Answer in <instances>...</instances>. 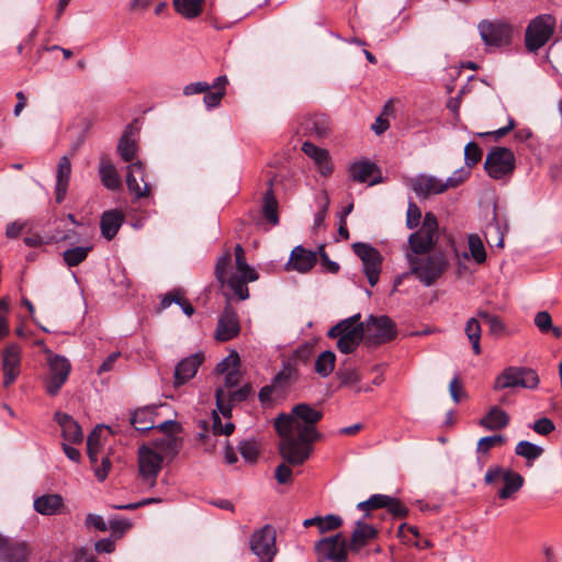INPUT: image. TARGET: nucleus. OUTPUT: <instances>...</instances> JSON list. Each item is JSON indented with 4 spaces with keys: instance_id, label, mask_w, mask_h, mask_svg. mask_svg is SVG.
Here are the masks:
<instances>
[{
    "instance_id": "1",
    "label": "nucleus",
    "mask_w": 562,
    "mask_h": 562,
    "mask_svg": "<svg viewBox=\"0 0 562 562\" xmlns=\"http://www.w3.org/2000/svg\"><path fill=\"white\" fill-rule=\"evenodd\" d=\"M323 418V413L300 403L292 408L291 414H280L274 420V428L280 436L279 453L283 460L293 465H302L311 456L312 443L322 435L316 424Z\"/></svg>"
},
{
    "instance_id": "2",
    "label": "nucleus",
    "mask_w": 562,
    "mask_h": 562,
    "mask_svg": "<svg viewBox=\"0 0 562 562\" xmlns=\"http://www.w3.org/2000/svg\"><path fill=\"white\" fill-rule=\"evenodd\" d=\"M409 273L422 284L430 286L442 277L449 266L447 256L442 251L426 255L406 254Z\"/></svg>"
},
{
    "instance_id": "3",
    "label": "nucleus",
    "mask_w": 562,
    "mask_h": 562,
    "mask_svg": "<svg viewBox=\"0 0 562 562\" xmlns=\"http://www.w3.org/2000/svg\"><path fill=\"white\" fill-rule=\"evenodd\" d=\"M469 177V171L459 169L452 176L442 180L435 176L418 175L411 180V189L422 198H428L432 194H440L448 189L457 188Z\"/></svg>"
},
{
    "instance_id": "4",
    "label": "nucleus",
    "mask_w": 562,
    "mask_h": 562,
    "mask_svg": "<svg viewBox=\"0 0 562 562\" xmlns=\"http://www.w3.org/2000/svg\"><path fill=\"white\" fill-rule=\"evenodd\" d=\"M557 19L549 13L531 19L525 31V46L529 53H537L553 36Z\"/></svg>"
},
{
    "instance_id": "5",
    "label": "nucleus",
    "mask_w": 562,
    "mask_h": 562,
    "mask_svg": "<svg viewBox=\"0 0 562 562\" xmlns=\"http://www.w3.org/2000/svg\"><path fill=\"white\" fill-rule=\"evenodd\" d=\"M479 34L488 48H505L512 45L514 26L505 20H482L477 24Z\"/></svg>"
},
{
    "instance_id": "6",
    "label": "nucleus",
    "mask_w": 562,
    "mask_h": 562,
    "mask_svg": "<svg viewBox=\"0 0 562 562\" xmlns=\"http://www.w3.org/2000/svg\"><path fill=\"white\" fill-rule=\"evenodd\" d=\"M438 240V221L435 214L428 212L424 216L420 228L408 238L409 250L406 254L426 255Z\"/></svg>"
},
{
    "instance_id": "7",
    "label": "nucleus",
    "mask_w": 562,
    "mask_h": 562,
    "mask_svg": "<svg viewBox=\"0 0 562 562\" xmlns=\"http://www.w3.org/2000/svg\"><path fill=\"white\" fill-rule=\"evenodd\" d=\"M540 379L537 372L526 367H508L506 368L494 382V390L501 391L513 387L537 389Z\"/></svg>"
},
{
    "instance_id": "8",
    "label": "nucleus",
    "mask_w": 562,
    "mask_h": 562,
    "mask_svg": "<svg viewBox=\"0 0 562 562\" xmlns=\"http://www.w3.org/2000/svg\"><path fill=\"white\" fill-rule=\"evenodd\" d=\"M515 166V155L506 147L492 148L484 162L487 175L496 180L509 177L514 172Z\"/></svg>"
},
{
    "instance_id": "9",
    "label": "nucleus",
    "mask_w": 562,
    "mask_h": 562,
    "mask_svg": "<svg viewBox=\"0 0 562 562\" xmlns=\"http://www.w3.org/2000/svg\"><path fill=\"white\" fill-rule=\"evenodd\" d=\"M48 374L45 379V391L48 395L55 396L69 378L71 364L69 360L60 355L48 351L47 357Z\"/></svg>"
},
{
    "instance_id": "10",
    "label": "nucleus",
    "mask_w": 562,
    "mask_h": 562,
    "mask_svg": "<svg viewBox=\"0 0 562 562\" xmlns=\"http://www.w3.org/2000/svg\"><path fill=\"white\" fill-rule=\"evenodd\" d=\"M349 543L339 532L315 543L317 562H348Z\"/></svg>"
},
{
    "instance_id": "11",
    "label": "nucleus",
    "mask_w": 562,
    "mask_h": 562,
    "mask_svg": "<svg viewBox=\"0 0 562 562\" xmlns=\"http://www.w3.org/2000/svg\"><path fill=\"white\" fill-rule=\"evenodd\" d=\"M364 340L369 345H382L396 337L395 323L385 315L370 316L363 323Z\"/></svg>"
},
{
    "instance_id": "12",
    "label": "nucleus",
    "mask_w": 562,
    "mask_h": 562,
    "mask_svg": "<svg viewBox=\"0 0 562 562\" xmlns=\"http://www.w3.org/2000/svg\"><path fill=\"white\" fill-rule=\"evenodd\" d=\"M137 463L142 482L150 488L154 487L164 463L159 452L148 445H143L138 448Z\"/></svg>"
},
{
    "instance_id": "13",
    "label": "nucleus",
    "mask_w": 562,
    "mask_h": 562,
    "mask_svg": "<svg viewBox=\"0 0 562 562\" xmlns=\"http://www.w3.org/2000/svg\"><path fill=\"white\" fill-rule=\"evenodd\" d=\"M277 532L271 525L255 530L250 537V550L259 562H272L277 554Z\"/></svg>"
},
{
    "instance_id": "14",
    "label": "nucleus",
    "mask_w": 562,
    "mask_h": 562,
    "mask_svg": "<svg viewBox=\"0 0 562 562\" xmlns=\"http://www.w3.org/2000/svg\"><path fill=\"white\" fill-rule=\"evenodd\" d=\"M497 480H502L504 482V486L498 492V497L501 499H509L513 498L514 495L522 487L524 477L514 472L510 469H504L502 467H492L490 468L484 476V481L486 484H493Z\"/></svg>"
},
{
    "instance_id": "15",
    "label": "nucleus",
    "mask_w": 562,
    "mask_h": 562,
    "mask_svg": "<svg viewBox=\"0 0 562 562\" xmlns=\"http://www.w3.org/2000/svg\"><path fill=\"white\" fill-rule=\"evenodd\" d=\"M353 252L362 261V271L366 274L368 282L374 286L380 278L382 267V255L380 251L366 243H355L352 245Z\"/></svg>"
},
{
    "instance_id": "16",
    "label": "nucleus",
    "mask_w": 562,
    "mask_h": 562,
    "mask_svg": "<svg viewBox=\"0 0 562 562\" xmlns=\"http://www.w3.org/2000/svg\"><path fill=\"white\" fill-rule=\"evenodd\" d=\"M22 348L14 342L8 344L1 355V369L4 387L12 385L21 373Z\"/></svg>"
},
{
    "instance_id": "17",
    "label": "nucleus",
    "mask_w": 562,
    "mask_h": 562,
    "mask_svg": "<svg viewBox=\"0 0 562 562\" xmlns=\"http://www.w3.org/2000/svg\"><path fill=\"white\" fill-rule=\"evenodd\" d=\"M126 186L136 199L149 196L151 187L147 181L145 165L140 160H135L127 166Z\"/></svg>"
},
{
    "instance_id": "18",
    "label": "nucleus",
    "mask_w": 562,
    "mask_h": 562,
    "mask_svg": "<svg viewBox=\"0 0 562 562\" xmlns=\"http://www.w3.org/2000/svg\"><path fill=\"white\" fill-rule=\"evenodd\" d=\"M252 387L250 384H245L236 391L229 392L227 401L225 400V391L223 387H218L215 391L216 407L221 414L229 418L232 416V408L235 404L241 403L248 398Z\"/></svg>"
},
{
    "instance_id": "19",
    "label": "nucleus",
    "mask_w": 562,
    "mask_h": 562,
    "mask_svg": "<svg viewBox=\"0 0 562 562\" xmlns=\"http://www.w3.org/2000/svg\"><path fill=\"white\" fill-rule=\"evenodd\" d=\"M363 323L360 322V314H355L337 323L328 330L329 338L350 337L355 340L361 341L364 339Z\"/></svg>"
},
{
    "instance_id": "20",
    "label": "nucleus",
    "mask_w": 562,
    "mask_h": 562,
    "mask_svg": "<svg viewBox=\"0 0 562 562\" xmlns=\"http://www.w3.org/2000/svg\"><path fill=\"white\" fill-rule=\"evenodd\" d=\"M239 333V322L236 312L231 307L226 306L223 314L221 315L216 331L215 339L218 341H227L233 339Z\"/></svg>"
},
{
    "instance_id": "21",
    "label": "nucleus",
    "mask_w": 562,
    "mask_h": 562,
    "mask_svg": "<svg viewBox=\"0 0 562 562\" xmlns=\"http://www.w3.org/2000/svg\"><path fill=\"white\" fill-rule=\"evenodd\" d=\"M316 252L300 245L294 247L291 251L286 269L294 270L300 273H306L316 265Z\"/></svg>"
},
{
    "instance_id": "22",
    "label": "nucleus",
    "mask_w": 562,
    "mask_h": 562,
    "mask_svg": "<svg viewBox=\"0 0 562 562\" xmlns=\"http://www.w3.org/2000/svg\"><path fill=\"white\" fill-rule=\"evenodd\" d=\"M136 132V128L132 124L127 125L117 143V154L126 162L137 160L138 145Z\"/></svg>"
},
{
    "instance_id": "23",
    "label": "nucleus",
    "mask_w": 562,
    "mask_h": 562,
    "mask_svg": "<svg viewBox=\"0 0 562 562\" xmlns=\"http://www.w3.org/2000/svg\"><path fill=\"white\" fill-rule=\"evenodd\" d=\"M215 372L224 374V386L231 389L239 382V356L236 351L231 352L215 368Z\"/></svg>"
},
{
    "instance_id": "24",
    "label": "nucleus",
    "mask_w": 562,
    "mask_h": 562,
    "mask_svg": "<svg viewBox=\"0 0 562 562\" xmlns=\"http://www.w3.org/2000/svg\"><path fill=\"white\" fill-rule=\"evenodd\" d=\"M203 362V356L195 353L182 359L175 369V385L179 386L191 380Z\"/></svg>"
},
{
    "instance_id": "25",
    "label": "nucleus",
    "mask_w": 562,
    "mask_h": 562,
    "mask_svg": "<svg viewBox=\"0 0 562 562\" xmlns=\"http://www.w3.org/2000/svg\"><path fill=\"white\" fill-rule=\"evenodd\" d=\"M98 173L101 183L109 190L115 191L122 187L120 175L116 167L105 154L99 158Z\"/></svg>"
},
{
    "instance_id": "26",
    "label": "nucleus",
    "mask_w": 562,
    "mask_h": 562,
    "mask_svg": "<svg viewBox=\"0 0 562 562\" xmlns=\"http://www.w3.org/2000/svg\"><path fill=\"white\" fill-rule=\"evenodd\" d=\"M380 172L378 166L367 159L355 161L349 167L350 179L356 182H369L370 186L380 182V179H371L374 173Z\"/></svg>"
},
{
    "instance_id": "27",
    "label": "nucleus",
    "mask_w": 562,
    "mask_h": 562,
    "mask_svg": "<svg viewBox=\"0 0 562 562\" xmlns=\"http://www.w3.org/2000/svg\"><path fill=\"white\" fill-rule=\"evenodd\" d=\"M55 420L61 428V435L66 441L80 443L83 440V432L79 424L68 414L56 412Z\"/></svg>"
},
{
    "instance_id": "28",
    "label": "nucleus",
    "mask_w": 562,
    "mask_h": 562,
    "mask_svg": "<svg viewBox=\"0 0 562 562\" xmlns=\"http://www.w3.org/2000/svg\"><path fill=\"white\" fill-rule=\"evenodd\" d=\"M378 530L373 526L358 520L351 533L349 550L351 552H359L361 548L367 546L370 540L375 539Z\"/></svg>"
},
{
    "instance_id": "29",
    "label": "nucleus",
    "mask_w": 562,
    "mask_h": 562,
    "mask_svg": "<svg viewBox=\"0 0 562 562\" xmlns=\"http://www.w3.org/2000/svg\"><path fill=\"white\" fill-rule=\"evenodd\" d=\"M71 175V162L68 156H63L56 170L55 195L56 202L61 203L66 196Z\"/></svg>"
},
{
    "instance_id": "30",
    "label": "nucleus",
    "mask_w": 562,
    "mask_h": 562,
    "mask_svg": "<svg viewBox=\"0 0 562 562\" xmlns=\"http://www.w3.org/2000/svg\"><path fill=\"white\" fill-rule=\"evenodd\" d=\"M29 554L30 550L24 541H12L7 539L5 544L0 549V561L26 562Z\"/></svg>"
},
{
    "instance_id": "31",
    "label": "nucleus",
    "mask_w": 562,
    "mask_h": 562,
    "mask_svg": "<svg viewBox=\"0 0 562 562\" xmlns=\"http://www.w3.org/2000/svg\"><path fill=\"white\" fill-rule=\"evenodd\" d=\"M157 406L150 405L137 408L131 416V425L137 431H147L155 427V418L157 416Z\"/></svg>"
},
{
    "instance_id": "32",
    "label": "nucleus",
    "mask_w": 562,
    "mask_h": 562,
    "mask_svg": "<svg viewBox=\"0 0 562 562\" xmlns=\"http://www.w3.org/2000/svg\"><path fill=\"white\" fill-rule=\"evenodd\" d=\"M64 506V499L59 494H44L34 499V509L45 516L59 513Z\"/></svg>"
},
{
    "instance_id": "33",
    "label": "nucleus",
    "mask_w": 562,
    "mask_h": 562,
    "mask_svg": "<svg viewBox=\"0 0 562 562\" xmlns=\"http://www.w3.org/2000/svg\"><path fill=\"white\" fill-rule=\"evenodd\" d=\"M123 221L124 217L122 213L116 210L104 212L100 221L102 236L108 240L114 238L122 226Z\"/></svg>"
},
{
    "instance_id": "34",
    "label": "nucleus",
    "mask_w": 562,
    "mask_h": 562,
    "mask_svg": "<svg viewBox=\"0 0 562 562\" xmlns=\"http://www.w3.org/2000/svg\"><path fill=\"white\" fill-rule=\"evenodd\" d=\"M508 424L509 415L497 406L492 407L479 422V425L486 430H499L507 427Z\"/></svg>"
},
{
    "instance_id": "35",
    "label": "nucleus",
    "mask_w": 562,
    "mask_h": 562,
    "mask_svg": "<svg viewBox=\"0 0 562 562\" xmlns=\"http://www.w3.org/2000/svg\"><path fill=\"white\" fill-rule=\"evenodd\" d=\"M302 130L305 134L322 138L327 135L329 130L328 120L325 115L315 114L304 119L302 123Z\"/></svg>"
},
{
    "instance_id": "36",
    "label": "nucleus",
    "mask_w": 562,
    "mask_h": 562,
    "mask_svg": "<svg viewBox=\"0 0 562 562\" xmlns=\"http://www.w3.org/2000/svg\"><path fill=\"white\" fill-rule=\"evenodd\" d=\"M150 447L158 451L161 459L165 460L166 458H173L179 452L181 440L168 434L160 439H156Z\"/></svg>"
},
{
    "instance_id": "37",
    "label": "nucleus",
    "mask_w": 562,
    "mask_h": 562,
    "mask_svg": "<svg viewBox=\"0 0 562 562\" xmlns=\"http://www.w3.org/2000/svg\"><path fill=\"white\" fill-rule=\"evenodd\" d=\"M184 291L182 289H173L170 292L166 293L160 302V308L165 310L169 307L172 303L178 304L183 313L187 316H191L194 313V307L192 304L186 300Z\"/></svg>"
},
{
    "instance_id": "38",
    "label": "nucleus",
    "mask_w": 562,
    "mask_h": 562,
    "mask_svg": "<svg viewBox=\"0 0 562 562\" xmlns=\"http://www.w3.org/2000/svg\"><path fill=\"white\" fill-rule=\"evenodd\" d=\"M262 214L270 224L277 225L279 223L278 201L273 194L272 180H269V189L263 196Z\"/></svg>"
},
{
    "instance_id": "39",
    "label": "nucleus",
    "mask_w": 562,
    "mask_h": 562,
    "mask_svg": "<svg viewBox=\"0 0 562 562\" xmlns=\"http://www.w3.org/2000/svg\"><path fill=\"white\" fill-rule=\"evenodd\" d=\"M106 428L103 426H97L87 439V452L91 464L98 462V454L102 447V435Z\"/></svg>"
},
{
    "instance_id": "40",
    "label": "nucleus",
    "mask_w": 562,
    "mask_h": 562,
    "mask_svg": "<svg viewBox=\"0 0 562 562\" xmlns=\"http://www.w3.org/2000/svg\"><path fill=\"white\" fill-rule=\"evenodd\" d=\"M176 11L186 19H194L202 12L203 0H173Z\"/></svg>"
},
{
    "instance_id": "41",
    "label": "nucleus",
    "mask_w": 562,
    "mask_h": 562,
    "mask_svg": "<svg viewBox=\"0 0 562 562\" xmlns=\"http://www.w3.org/2000/svg\"><path fill=\"white\" fill-rule=\"evenodd\" d=\"M464 333L472 346V350L475 355H480L482 352L480 340L482 335V329L479 321L475 317H471L467 321Z\"/></svg>"
},
{
    "instance_id": "42",
    "label": "nucleus",
    "mask_w": 562,
    "mask_h": 562,
    "mask_svg": "<svg viewBox=\"0 0 562 562\" xmlns=\"http://www.w3.org/2000/svg\"><path fill=\"white\" fill-rule=\"evenodd\" d=\"M515 453L525 458L528 464L531 465L543 453V448L530 441L521 440L517 443Z\"/></svg>"
},
{
    "instance_id": "43",
    "label": "nucleus",
    "mask_w": 562,
    "mask_h": 562,
    "mask_svg": "<svg viewBox=\"0 0 562 562\" xmlns=\"http://www.w3.org/2000/svg\"><path fill=\"white\" fill-rule=\"evenodd\" d=\"M235 260L237 272L235 274H243L249 281H256L258 279L257 272L247 263L245 252L241 245L235 247Z\"/></svg>"
},
{
    "instance_id": "44",
    "label": "nucleus",
    "mask_w": 562,
    "mask_h": 562,
    "mask_svg": "<svg viewBox=\"0 0 562 562\" xmlns=\"http://www.w3.org/2000/svg\"><path fill=\"white\" fill-rule=\"evenodd\" d=\"M336 356L333 351H323L315 361V372L323 378L328 376L335 368Z\"/></svg>"
},
{
    "instance_id": "45",
    "label": "nucleus",
    "mask_w": 562,
    "mask_h": 562,
    "mask_svg": "<svg viewBox=\"0 0 562 562\" xmlns=\"http://www.w3.org/2000/svg\"><path fill=\"white\" fill-rule=\"evenodd\" d=\"M484 237L490 247H504V233L496 221L486 225Z\"/></svg>"
},
{
    "instance_id": "46",
    "label": "nucleus",
    "mask_w": 562,
    "mask_h": 562,
    "mask_svg": "<svg viewBox=\"0 0 562 562\" xmlns=\"http://www.w3.org/2000/svg\"><path fill=\"white\" fill-rule=\"evenodd\" d=\"M235 295H237L240 300H246L249 296V291L247 286V282H250L243 274H231L228 279L225 281Z\"/></svg>"
},
{
    "instance_id": "47",
    "label": "nucleus",
    "mask_w": 562,
    "mask_h": 562,
    "mask_svg": "<svg viewBox=\"0 0 562 562\" xmlns=\"http://www.w3.org/2000/svg\"><path fill=\"white\" fill-rule=\"evenodd\" d=\"M470 255L476 263H483L486 260V252L481 237L477 234L468 236Z\"/></svg>"
},
{
    "instance_id": "48",
    "label": "nucleus",
    "mask_w": 562,
    "mask_h": 562,
    "mask_svg": "<svg viewBox=\"0 0 562 562\" xmlns=\"http://www.w3.org/2000/svg\"><path fill=\"white\" fill-rule=\"evenodd\" d=\"M91 250V247H74L70 249H67L63 254V258L67 266L69 267H76L79 263H81L88 256L89 251Z\"/></svg>"
},
{
    "instance_id": "49",
    "label": "nucleus",
    "mask_w": 562,
    "mask_h": 562,
    "mask_svg": "<svg viewBox=\"0 0 562 562\" xmlns=\"http://www.w3.org/2000/svg\"><path fill=\"white\" fill-rule=\"evenodd\" d=\"M297 372L291 366H285L283 369L274 376L272 384L280 390L288 387L295 379Z\"/></svg>"
},
{
    "instance_id": "50",
    "label": "nucleus",
    "mask_w": 562,
    "mask_h": 562,
    "mask_svg": "<svg viewBox=\"0 0 562 562\" xmlns=\"http://www.w3.org/2000/svg\"><path fill=\"white\" fill-rule=\"evenodd\" d=\"M391 502V496L383 494H374L369 499L360 502L357 508L360 510H371L376 508H383Z\"/></svg>"
},
{
    "instance_id": "51",
    "label": "nucleus",
    "mask_w": 562,
    "mask_h": 562,
    "mask_svg": "<svg viewBox=\"0 0 562 562\" xmlns=\"http://www.w3.org/2000/svg\"><path fill=\"white\" fill-rule=\"evenodd\" d=\"M506 442V438L503 435H494L483 437L479 440L476 450L479 453H487L491 449L502 446Z\"/></svg>"
},
{
    "instance_id": "52",
    "label": "nucleus",
    "mask_w": 562,
    "mask_h": 562,
    "mask_svg": "<svg viewBox=\"0 0 562 562\" xmlns=\"http://www.w3.org/2000/svg\"><path fill=\"white\" fill-rule=\"evenodd\" d=\"M10 308V301L8 297H2L0 300V340L4 339L9 333V321L8 313Z\"/></svg>"
},
{
    "instance_id": "53",
    "label": "nucleus",
    "mask_w": 562,
    "mask_h": 562,
    "mask_svg": "<svg viewBox=\"0 0 562 562\" xmlns=\"http://www.w3.org/2000/svg\"><path fill=\"white\" fill-rule=\"evenodd\" d=\"M341 525H342L341 517L334 515V514H329L325 517H318L317 528H318L319 532L324 533L327 531L338 529Z\"/></svg>"
},
{
    "instance_id": "54",
    "label": "nucleus",
    "mask_w": 562,
    "mask_h": 562,
    "mask_svg": "<svg viewBox=\"0 0 562 562\" xmlns=\"http://www.w3.org/2000/svg\"><path fill=\"white\" fill-rule=\"evenodd\" d=\"M482 159V150L474 142H470L464 147V161L468 167L476 165Z\"/></svg>"
},
{
    "instance_id": "55",
    "label": "nucleus",
    "mask_w": 562,
    "mask_h": 562,
    "mask_svg": "<svg viewBox=\"0 0 562 562\" xmlns=\"http://www.w3.org/2000/svg\"><path fill=\"white\" fill-rule=\"evenodd\" d=\"M232 257L229 252L224 254L222 257L218 258L215 267V276L216 279L223 284L225 283L226 279V272L228 267L231 266Z\"/></svg>"
},
{
    "instance_id": "56",
    "label": "nucleus",
    "mask_w": 562,
    "mask_h": 562,
    "mask_svg": "<svg viewBox=\"0 0 562 562\" xmlns=\"http://www.w3.org/2000/svg\"><path fill=\"white\" fill-rule=\"evenodd\" d=\"M302 151L306 156L312 158L315 161V164L318 162L319 160L324 159L325 157H327V154H328V151L326 149L319 148L311 142L303 143Z\"/></svg>"
},
{
    "instance_id": "57",
    "label": "nucleus",
    "mask_w": 562,
    "mask_h": 562,
    "mask_svg": "<svg viewBox=\"0 0 562 562\" xmlns=\"http://www.w3.org/2000/svg\"><path fill=\"white\" fill-rule=\"evenodd\" d=\"M422 217V212L416 203L411 202L408 204L407 214H406V225L409 229H413L418 226Z\"/></svg>"
},
{
    "instance_id": "58",
    "label": "nucleus",
    "mask_w": 562,
    "mask_h": 562,
    "mask_svg": "<svg viewBox=\"0 0 562 562\" xmlns=\"http://www.w3.org/2000/svg\"><path fill=\"white\" fill-rule=\"evenodd\" d=\"M291 464L284 460L283 463L279 464L276 469L274 476L279 484H286L291 481L292 470ZM292 467H294L292 464Z\"/></svg>"
},
{
    "instance_id": "59",
    "label": "nucleus",
    "mask_w": 562,
    "mask_h": 562,
    "mask_svg": "<svg viewBox=\"0 0 562 562\" xmlns=\"http://www.w3.org/2000/svg\"><path fill=\"white\" fill-rule=\"evenodd\" d=\"M531 428L539 435H542V436H547L549 434H551L554 429H555V426L553 424V422L547 417H542V418H539L538 420H536Z\"/></svg>"
},
{
    "instance_id": "60",
    "label": "nucleus",
    "mask_w": 562,
    "mask_h": 562,
    "mask_svg": "<svg viewBox=\"0 0 562 562\" xmlns=\"http://www.w3.org/2000/svg\"><path fill=\"white\" fill-rule=\"evenodd\" d=\"M535 324L541 333L550 331L552 328L551 315L546 311L538 312L535 316Z\"/></svg>"
},
{
    "instance_id": "61",
    "label": "nucleus",
    "mask_w": 562,
    "mask_h": 562,
    "mask_svg": "<svg viewBox=\"0 0 562 562\" xmlns=\"http://www.w3.org/2000/svg\"><path fill=\"white\" fill-rule=\"evenodd\" d=\"M239 452L247 461L254 462L258 456V449L254 442L243 441L239 445Z\"/></svg>"
},
{
    "instance_id": "62",
    "label": "nucleus",
    "mask_w": 562,
    "mask_h": 562,
    "mask_svg": "<svg viewBox=\"0 0 562 562\" xmlns=\"http://www.w3.org/2000/svg\"><path fill=\"white\" fill-rule=\"evenodd\" d=\"M234 424L232 423H226L225 425H223L221 418L216 415V413H213V432L215 435L229 436L234 431Z\"/></svg>"
},
{
    "instance_id": "63",
    "label": "nucleus",
    "mask_w": 562,
    "mask_h": 562,
    "mask_svg": "<svg viewBox=\"0 0 562 562\" xmlns=\"http://www.w3.org/2000/svg\"><path fill=\"white\" fill-rule=\"evenodd\" d=\"M86 526L87 528L91 529L94 528L99 531H106L108 530V524L103 519L102 516L95 515V514H88L86 517Z\"/></svg>"
},
{
    "instance_id": "64",
    "label": "nucleus",
    "mask_w": 562,
    "mask_h": 562,
    "mask_svg": "<svg viewBox=\"0 0 562 562\" xmlns=\"http://www.w3.org/2000/svg\"><path fill=\"white\" fill-rule=\"evenodd\" d=\"M337 338H338V340H337V348L342 353H350V352H352L358 347V345L360 344V341L355 340V339H352L350 337H340V336H338Z\"/></svg>"
}]
</instances>
